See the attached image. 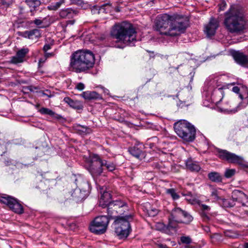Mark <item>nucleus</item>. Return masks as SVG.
Listing matches in <instances>:
<instances>
[{
	"label": "nucleus",
	"mask_w": 248,
	"mask_h": 248,
	"mask_svg": "<svg viewBox=\"0 0 248 248\" xmlns=\"http://www.w3.org/2000/svg\"><path fill=\"white\" fill-rule=\"evenodd\" d=\"M171 217L178 223H181L189 224L193 220L192 217L189 214L179 207L175 208L172 210Z\"/></svg>",
	"instance_id": "nucleus-13"
},
{
	"label": "nucleus",
	"mask_w": 248,
	"mask_h": 248,
	"mask_svg": "<svg viewBox=\"0 0 248 248\" xmlns=\"http://www.w3.org/2000/svg\"><path fill=\"white\" fill-rule=\"evenodd\" d=\"M166 193L170 195L173 200H177L179 199V195L176 192L174 188H170L166 190Z\"/></svg>",
	"instance_id": "nucleus-34"
},
{
	"label": "nucleus",
	"mask_w": 248,
	"mask_h": 248,
	"mask_svg": "<svg viewBox=\"0 0 248 248\" xmlns=\"http://www.w3.org/2000/svg\"><path fill=\"white\" fill-rule=\"evenodd\" d=\"M28 48H23L17 51L16 55L11 58V62L14 64L22 62L26 55L29 53Z\"/></svg>",
	"instance_id": "nucleus-21"
},
{
	"label": "nucleus",
	"mask_w": 248,
	"mask_h": 248,
	"mask_svg": "<svg viewBox=\"0 0 248 248\" xmlns=\"http://www.w3.org/2000/svg\"><path fill=\"white\" fill-rule=\"evenodd\" d=\"M78 182L76 183L77 187L73 191L71 196L74 200L77 202H79L85 199L88 194V189L89 188L88 183L82 179L76 180Z\"/></svg>",
	"instance_id": "nucleus-10"
},
{
	"label": "nucleus",
	"mask_w": 248,
	"mask_h": 248,
	"mask_svg": "<svg viewBox=\"0 0 248 248\" xmlns=\"http://www.w3.org/2000/svg\"><path fill=\"white\" fill-rule=\"evenodd\" d=\"M175 218H173L170 216V217L169 218V223L168 225H165L164 223H160L159 225L162 226L161 230L162 232L170 234L171 233V231H176V229L177 227L178 222L175 220Z\"/></svg>",
	"instance_id": "nucleus-17"
},
{
	"label": "nucleus",
	"mask_w": 248,
	"mask_h": 248,
	"mask_svg": "<svg viewBox=\"0 0 248 248\" xmlns=\"http://www.w3.org/2000/svg\"><path fill=\"white\" fill-rule=\"evenodd\" d=\"M136 33L135 29L131 23L124 21L114 25L110 34L118 41L129 45L136 41Z\"/></svg>",
	"instance_id": "nucleus-4"
},
{
	"label": "nucleus",
	"mask_w": 248,
	"mask_h": 248,
	"mask_svg": "<svg viewBox=\"0 0 248 248\" xmlns=\"http://www.w3.org/2000/svg\"><path fill=\"white\" fill-rule=\"evenodd\" d=\"M232 198L234 203L237 202L242 203L243 206H246V203L248 202V197L243 192L239 190H234L232 193Z\"/></svg>",
	"instance_id": "nucleus-16"
},
{
	"label": "nucleus",
	"mask_w": 248,
	"mask_h": 248,
	"mask_svg": "<svg viewBox=\"0 0 248 248\" xmlns=\"http://www.w3.org/2000/svg\"><path fill=\"white\" fill-rule=\"evenodd\" d=\"M25 2L30 7L33 8V11L41 5V1L39 0H25Z\"/></svg>",
	"instance_id": "nucleus-33"
},
{
	"label": "nucleus",
	"mask_w": 248,
	"mask_h": 248,
	"mask_svg": "<svg viewBox=\"0 0 248 248\" xmlns=\"http://www.w3.org/2000/svg\"><path fill=\"white\" fill-rule=\"evenodd\" d=\"M203 216H204L205 217L208 218V217L206 215H205L204 213H203Z\"/></svg>",
	"instance_id": "nucleus-56"
},
{
	"label": "nucleus",
	"mask_w": 248,
	"mask_h": 248,
	"mask_svg": "<svg viewBox=\"0 0 248 248\" xmlns=\"http://www.w3.org/2000/svg\"><path fill=\"white\" fill-rule=\"evenodd\" d=\"M219 203L224 207H232L235 205V203L232 199H226L222 198L220 201L219 202Z\"/></svg>",
	"instance_id": "nucleus-30"
},
{
	"label": "nucleus",
	"mask_w": 248,
	"mask_h": 248,
	"mask_svg": "<svg viewBox=\"0 0 248 248\" xmlns=\"http://www.w3.org/2000/svg\"><path fill=\"white\" fill-rule=\"evenodd\" d=\"M155 167L158 169H160L159 167V165L157 164V163H155Z\"/></svg>",
	"instance_id": "nucleus-54"
},
{
	"label": "nucleus",
	"mask_w": 248,
	"mask_h": 248,
	"mask_svg": "<svg viewBox=\"0 0 248 248\" xmlns=\"http://www.w3.org/2000/svg\"><path fill=\"white\" fill-rule=\"evenodd\" d=\"M109 219L106 216L96 217L90 226V231L96 234H103L107 230Z\"/></svg>",
	"instance_id": "nucleus-8"
},
{
	"label": "nucleus",
	"mask_w": 248,
	"mask_h": 248,
	"mask_svg": "<svg viewBox=\"0 0 248 248\" xmlns=\"http://www.w3.org/2000/svg\"><path fill=\"white\" fill-rule=\"evenodd\" d=\"M107 212L108 217L110 218H117L118 214L123 215L125 211L128 210V207L126 202L121 200H116L107 205Z\"/></svg>",
	"instance_id": "nucleus-7"
},
{
	"label": "nucleus",
	"mask_w": 248,
	"mask_h": 248,
	"mask_svg": "<svg viewBox=\"0 0 248 248\" xmlns=\"http://www.w3.org/2000/svg\"><path fill=\"white\" fill-rule=\"evenodd\" d=\"M19 14H20V15L23 14L25 12V10H24V7H23L22 6H19Z\"/></svg>",
	"instance_id": "nucleus-47"
},
{
	"label": "nucleus",
	"mask_w": 248,
	"mask_h": 248,
	"mask_svg": "<svg viewBox=\"0 0 248 248\" xmlns=\"http://www.w3.org/2000/svg\"><path fill=\"white\" fill-rule=\"evenodd\" d=\"M231 54L235 61L239 64L245 65L248 64V56L243 53L239 51L233 50Z\"/></svg>",
	"instance_id": "nucleus-20"
},
{
	"label": "nucleus",
	"mask_w": 248,
	"mask_h": 248,
	"mask_svg": "<svg viewBox=\"0 0 248 248\" xmlns=\"http://www.w3.org/2000/svg\"><path fill=\"white\" fill-rule=\"evenodd\" d=\"M63 101L69 105L70 107L75 109L81 110L83 109V104L80 101L74 100L69 97H66L64 98Z\"/></svg>",
	"instance_id": "nucleus-24"
},
{
	"label": "nucleus",
	"mask_w": 248,
	"mask_h": 248,
	"mask_svg": "<svg viewBox=\"0 0 248 248\" xmlns=\"http://www.w3.org/2000/svg\"><path fill=\"white\" fill-rule=\"evenodd\" d=\"M101 89H102L103 90L104 93H107V94L108 93V89L105 88L103 87H101Z\"/></svg>",
	"instance_id": "nucleus-50"
},
{
	"label": "nucleus",
	"mask_w": 248,
	"mask_h": 248,
	"mask_svg": "<svg viewBox=\"0 0 248 248\" xmlns=\"http://www.w3.org/2000/svg\"><path fill=\"white\" fill-rule=\"evenodd\" d=\"M74 129L80 135H86L92 133V129L87 126L79 124H75L74 125Z\"/></svg>",
	"instance_id": "nucleus-26"
},
{
	"label": "nucleus",
	"mask_w": 248,
	"mask_h": 248,
	"mask_svg": "<svg viewBox=\"0 0 248 248\" xmlns=\"http://www.w3.org/2000/svg\"><path fill=\"white\" fill-rule=\"evenodd\" d=\"M186 164L187 168L192 171L198 172L201 169L199 163L193 161L191 158L188 159L186 161Z\"/></svg>",
	"instance_id": "nucleus-27"
},
{
	"label": "nucleus",
	"mask_w": 248,
	"mask_h": 248,
	"mask_svg": "<svg viewBox=\"0 0 248 248\" xmlns=\"http://www.w3.org/2000/svg\"><path fill=\"white\" fill-rule=\"evenodd\" d=\"M148 213L149 216L155 217L158 214V211L155 208H151L148 210Z\"/></svg>",
	"instance_id": "nucleus-40"
},
{
	"label": "nucleus",
	"mask_w": 248,
	"mask_h": 248,
	"mask_svg": "<svg viewBox=\"0 0 248 248\" xmlns=\"http://www.w3.org/2000/svg\"><path fill=\"white\" fill-rule=\"evenodd\" d=\"M180 240L183 244H189L192 242V240L189 236H181Z\"/></svg>",
	"instance_id": "nucleus-38"
},
{
	"label": "nucleus",
	"mask_w": 248,
	"mask_h": 248,
	"mask_svg": "<svg viewBox=\"0 0 248 248\" xmlns=\"http://www.w3.org/2000/svg\"><path fill=\"white\" fill-rule=\"evenodd\" d=\"M243 248H248V243H245L243 246Z\"/></svg>",
	"instance_id": "nucleus-51"
},
{
	"label": "nucleus",
	"mask_w": 248,
	"mask_h": 248,
	"mask_svg": "<svg viewBox=\"0 0 248 248\" xmlns=\"http://www.w3.org/2000/svg\"><path fill=\"white\" fill-rule=\"evenodd\" d=\"M76 14V11L70 8L62 9L59 13V17L62 19L72 18Z\"/></svg>",
	"instance_id": "nucleus-23"
},
{
	"label": "nucleus",
	"mask_w": 248,
	"mask_h": 248,
	"mask_svg": "<svg viewBox=\"0 0 248 248\" xmlns=\"http://www.w3.org/2000/svg\"><path fill=\"white\" fill-rule=\"evenodd\" d=\"M42 96H46L48 97H51L53 96V94H52L50 92L49 90H46V92H43L42 93Z\"/></svg>",
	"instance_id": "nucleus-45"
},
{
	"label": "nucleus",
	"mask_w": 248,
	"mask_h": 248,
	"mask_svg": "<svg viewBox=\"0 0 248 248\" xmlns=\"http://www.w3.org/2000/svg\"><path fill=\"white\" fill-rule=\"evenodd\" d=\"M212 96L217 103L220 102L224 96V92L222 88H219L214 90Z\"/></svg>",
	"instance_id": "nucleus-29"
},
{
	"label": "nucleus",
	"mask_w": 248,
	"mask_h": 248,
	"mask_svg": "<svg viewBox=\"0 0 248 248\" xmlns=\"http://www.w3.org/2000/svg\"><path fill=\"white\" fill-rule=\"evenodd\" d=\"M219 26V22L217 19L211 18L209 23L205 27L204 31L208 37L215 35L217 29Z\"/></svg>",
	"instance_id": "nucleus-15"
},
{
	"label": "nucleus",
	"mask_w": 248,
	"mask_h": 248,
	"mask_svg": "<svg viewBox=\"0 0 248 248\" xmlns=\"http://www.w3.org/2000/svg\"><path fill=\"white\" fill-rule=\"evenodd\" d=\"M31 12H32V9L31 10Z\"/></svg>",
	"instance_id": "nucleus-57"
},
{
	"label": "nucleus",
	"mask_w": 248,
	"mask_h": 248,
	"mask_svg": "<svg viewBox=\"0 0 248 248\" xmlns=\"http://www.w3.org/2000/svg\"><path fill=\"white\" fill-rule=\"evenodd\" d=\"M232 91L235 93H238L239 91H240V89H239V88L237 86H234L232 88Z\"/></svg>",
	"instance_id": "nucleus-48"
},
{
	"label": "nucleus",
	"mask_w": 248,
	"mask_h": 248,
	"mask_svg": "<svg viewBox=\"0 0 248 248\" xmlns=\"http://www.w3.org/2000/svg\"><path fill=\"white\" fill-rule=\"evenodd\" d=\"M202 209L203 210H209L210 209L209 206H208L205 204H202Z\"/></svg>",
	"instance_id": "nucleus-49"
},
{
	"label": "nucleus",
	"mask_w": 248,
	"mask_h": 248,
	"mask_svg": "<svg viewBox=\"0 0 248 248\" xmlns=\"http://www.w3.org/2000/svg\"><path fill=\"white\" fill-rule=\"evenodd\" d=\"M188 25V20L178 15H160L156 17L155 29L160 34L175 36L183 32Z\"/></svg>",
	"instance_id": "nucleus-1"
},
{
	"label": "nucleus",
	"mask_w": 248,
	"mask_h": 248,
	"mask_svg": "<svg viewBox=\"0 0 248 248\" xmlns=\"http://www.w3.org/2000/svg\"><path fill=\"white\" fill-rule=\"evenodd\" d=\"M182 195L183 196H186V195L189 196V195H191V193L190 192H188L187 194H186L182 193Z\"/></svg>",
	"instance_id": "nucleus-55"
},
{
	"label": "nucleus",
	"mask_w": 248,
	"mask_h": 248,
	"mask_svg": "<svg viewBox=\"0 0 248 248\" xmlns=\"http://www.w3.org/2000/svg\"><path fill=\"white\" fill-rule=\"evenodd\" d=\"M224 24L226 30L231 33H239L245 29V21L243 12L237 5H231L225 13Z\"/></svg>",
	"instance_id": "nucleus-3"
},
{
	"label": "nucleus",
	"mask_w": 248,
	"mask_h": 248,
	"mask_svg": "<svg viewBox=\"0 0 248 248\" xmlns=\"http://www.w3.org/2000/svg\"><path fill=\"white\" fill-rule=\"evenodd\" d=\"M88 170L94 178L100 175L103 172L101 158L98 155L93 154L90 155Z\"/></svg>",
	"instance_id": "nucleus-11"
},
{
	"label": "nucleus",
	"mask_w": 248,
	"mask_h": 248,
	"mask_svg": "<svg viewBox=\"0 0 248 248\" xmlns=\"http://www.w3.org/2000/svg\"><path fill=\"white\" fill-rule=\"evenodd\" d=\"M95 63L93 53L89 50H79L70 56L69 70L76 73H87Z\"/></svg>",
	"instance_id": "nucleus-2"
},
{
	"label": "nucleus",
	"mask_w": 248,
	"mask_h": 248,
	"mask_svg": "<svg viewBox=\"0 0 248 248\" xmlns=\"http://www.w3.org/2000/svg\"><path fill=\"white\" fill-rule=\"evenodd\" d=\"M39 111L42 114L48 115L51 116H53L55 114L54 112L52 110L46 108H41Z\"/></svg>",
	"instance_id": "nucleus-35"
},
{
	"label": "nucleus",
	"mask_w": 248,
	"mask_h": 248,
	"mask_svg": "<svg viewBox=\"0 0 248 248\" xmlns=\"http://www.w3.org/2000/svg\"><path fill=\"white\" fill-rule=\"evenodd\" d=\"M76 88L79 91H82L85 88V85L82 83H78L76 86Z\"/></svg>",
	"instance_id": "nucleus-44"
},
{
	"label": "nucleus",
	"mask_w": 248,
	"mask_h": 248,
	"mask_svg": "<svg viewBox=\"0 0 248 248\" xmlns=\"http://www.w3.org/2000/svg\"><path fill=\"white\" fill-rule=\"evenodd\" d=\"M236 170L233 169H227L224 172V176L226 178H230L232 177L235 173Z\"/></svg>",
	"instance_id": "nucleus-36"
},
{
	"label": "nucleus",
	"mask_w": 248,
	"mask_h": 248,
	"mask_svg": "<svg viewBox=\"0 0 248 248\" xmlns=\"http://www.w3.org/2000/svg\"><path fill=\"white\" fill-rule=\"evenodd\" d=\"M143 175L145 178L147 180H152L154 178V175L152 172H144Z\"/></svg>",
	"instance_id": "nucleus-39"
},
{
	"label": "nucleus",
	"mask_w": 248,
	"mask_h": 248,
	"mask_svg": "<svg viewBox=\"0 0 248 248\" xmlns=\"http://www.w3.org/2000/svg\"><path fill=\"white\" fill-rule=\"evenodd\" d=\"M0 202L6 205L10 209L17 214L24 213V208L16 199L6 194L0 195Z\"/></svg>",
	"instance_id": "nucleus-9"
},
{
	"label": "nucleus",
	"mask_w": 248,
	"mask_h": 248,
	"mask_svg": "<svg viewBox=\"0 0 248 248\" xmlns=\"http://www.w3.org/2000/svg\"><path fill=\"white\" fill-rule=\"evenodd\" d=\"M74 20H69L67 22L68 24H73L74 23Z\"/></svg>",
	"instance_id": "nucleus-53"
},
{
	"label": "nucleus",
	"mask_w": 248,
	"mask_h": 248,
	"mask_svg": "<svg viewBox=\"0 0 248 248\" xmlns=\"http://www.w3.org/2000/svg\"><path fill=\"white\" fill-rule=\"evenodd\" d=\"M160 223H158L157 224V228L159 230H160V231H162V230H161V228H162V226H161V225H159V224H160Z\"/></svg>",
	"instance_id": "nucleus-52"
},
{
	"label": "nucleus",
	"mask_w": 248,
	"mask_h": 248,
	"mask_svg": "<svg viewBox=\"0 0 248 248\" xmlns=\"http://www.w3.org/2000/svg\"><path fill=\"white\" fill-rule=\"evenodd\" d=\"M101 197L99 200V205L103 208H106L110 201L111 195L108 191H107L103 186L100 187Z\"/></svg>",
	"instance_id": "nucleus-18"
},
{
	"label": "nucleus",
	"mask_w": 248,
	"mask_h": 248,
	"mask_svg": "<svg viewBox=\"0 0 248 248\" xmlns=\"http://www.w3.org/2000/svg\"><path fill=\"white\" fill-rule=\"evenodd\" d=\"M239 109V106H237L236 107H235L233 109L227 108V109H226V111L229 113L232 114V113H235V112H236Z\"/></svg>",
	"instance_id": "nucleus-43"
},
{
	"label": "nucleus",
	"mask_w": 248,
	"mask_h": 248,
	"mask_svg": "<svg viewBox=\"0 0 248 248\" xmlns=\"http://www.w3.org/2000/svg\"><path fill=\"white\" fill-rule=\"evenodd\" d=\"M133 220V215L130 214L123 217H118L115 219L113 225L115 233L119 239L127 237L131 231L130 222Z\"/></svg>",
	"instance_id": "nucleus-6"
},
{
	"label": "nucleus",
	"mask_w": 248,
	"mask_h": 248,
	"mask_svg": "<svg viewBox=\"0 0 248 248\" xmlns=\"http://www.w3.org/2000/svg\"><path fill=\"white\" fill-rule=\"evenodd\" d=\"M173 128L178 136L184 141L190 142L195 139L196 128L188 121L181 120L174 123Z\"/></svg>",
	"instance_id": "nucleus-5"
},
{
	"label": "nucleus",
	"mask_w": 248,
	"mask_h": 248,
	"mask_svg": "<svg viewBox=\"0 0 248 248\" xmlns=\"http://www.w3.org/2000/svg\"><path fill=\"white\" fill-rule=\"evenodd\" d=\"M22 36L24 38L29 39H37L41 36V31L38 29H33L22 32Z\"/></svg>",
	"instance_id": "nucleus-22"
},
{
	"label": "nucleus",
	"mask_w": 248,
	"mask_h": 248,
	"mask_svg": "<svg viewBox=\"0 0 248 248\" xmlns=\"http://www.w3.org/2000/svg\"><path fill=\"white\" fill-rule=\"evenodd\" d=\"M80 96L86 100H93L102 99L101 96L97 92L94 91H87L83 92Z\"/></svg>",
	"instance_id": "nucleus-25"
},
{
	"label": "nucleus",
	"mask_w": 248,
	"mask_h": 248,
	"mask_svg": "<svg viewBox=\"0 0 248 248\" xmlns=\"http://www.w3.org/2000/svg\"><path fill=\"white\" fill-rule=\"evenodd\" d=\"M101 164L103 167H105L109 171H113L115 169V165L114 163L108 162L106 160H102L101 158Z\"/></svg>",
	"instance_id": "nucleus-32"
},
{
	"label": "nucleus",
	"mask_w": 248,
	"mask_h": 248,
	"mask_svg": "<svg viewBox=\"0 0 248 248\" xmlns=\"http://www.w3.org/2000/svg\"><path fill=\"white\" fill-rule=\"evenodd\" d=\"M31 24H34L38 28L44 29L48 27L51 24L50 18L49 16L41 19V18H36L33 20L31 21Z\"/></svg>",
	"instance_id": "nucleus-19"
},
{
	"label": "nucleus",
	"mask_w": 248,
	"mask_h": 248,
	"mask_svg": "<svg viewBox=\"0 0 248 248\" xmlns=\"http://www.w3.org/2000/svg\"><path fill=\"white\" fill-rule=\"evenodd\" d=\"M227 4L225 0H221L218 4L219 11H224L226 8Z\"/></svg>",
	"instance_id": "nucleus-41"
},
{
	"label": "nucleus",
	"mask_w": 248,
	"mask_h": 248,
	"mask_svg": "<svg viewBox=\"0 0 248 248\" xmlns=\"http://www.w3.org/2000/svg\"><path fill=\"white\" fill-rule=\"evenodd\" d=\"M217 155L221 159L228 161L229 163L244 165V159L241 156L231 153L227 150L217 149Z\"/></svg>",
	"instance_id": "nucleus-12"
},
{
	"label": "nucleus",
	"mask_w": 248,
	"mask_h": 248,
	"mask_svg": "<svg viewBox=\"0 0 248 248\" xmlns=\"http://www.w3.org/2000/svg\"><path fill=\"white\" fill-rule=\"evenodd\" d=\"M37 187L42 191H45L46 189H47V187L46 186L45 183L43 181H41L39 183Z\"/></svg>",
	"instance_id": "nucleus-42"
},
{
	"label": "nucleus",
	"mask_w": 248,
	"mask_h": 248,
	"mask_svg": "<svg viewBox=\"0 0 248 248\" xmlns=\"http://www.w3.org/2000/svg\"><path fill=\"white\" fill-rule=\"evenodd\" d=\"M51 45L50 44H45L43 47V50L45 52L47 51L48 50L51 48Z\"/></svg>",
	"instance_id": "nucleus-46"
},
{
	"label": "nucleus",
	"mask_w": 248,
	"mask_h": 248,
	"mask_svg": "<svg viewBox=\"0 0 248 248\" xmlns=\"http://www.w3.org/2000/svg\"><path fill=\"white\" fill-rule=\"evenodd\" d=\"M218 191L217 189H213L212 190L211 192V196L215 200L218 201L219 202L222 198L218 196Z\"/></svg>",
	"instance_id": "nucleus-37"
},
{
	"label": "nucleus",
	"mask_w": 248,
	"mask_h": 248,
	"mask_svg": "<svg viewBox=\"0 0 248 248\" xmlns=\"http://www.w3.org/2000/svg\"><path fill=\"white\" fill-rule=\"evenodd\" d=\"M208 179L213 182H222L223 177L222 175L217 172L212 171L208 174Z\"/></svg>",
	"instance_id": "nucleus-28"
},
{
	"label": "nucleus",
	"mask_w": 248,
	"mask_h": 248,
	"mask_svg": "<svg viewBox=\"0 0 248 248\" xmlns=\"http://www.w3.org/2000/svg\"><path fill=\"white\" fill-rule=\"evenodd\" d=\"M129 153L136 158L141 160L146 156L145 152L143 151V145L138 143L129 148Z\"/></svg>",
	"instance_id": "nucleus-14"
},
{
	"label": "nucleus",
	"mask_w": 248,
	"mask_h": 248,
	"mask_svg": "<svg viewBox=\"0 0 248 248\" xmlns=\"http://www.w3.org/2000/svg\"><path fill=\"white\" fill-rule=\"evenodd\" d=\"M65 2V0H59L58 1L52 3L49 6H47V9L49 10L56 11L61 7L62 4H64Z\"/></svg>",
	"instance_id": "nucleus-31"
}]
</instances>
